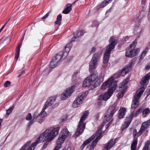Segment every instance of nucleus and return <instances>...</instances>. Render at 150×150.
Returning a JSON list of instances; mask_svg holds the SVG:
<instances>
[{
	"label": "nucleus",
	"mask_w": 150,
	"mask_h": 150,
	"mask_svg": "<svg viewBox=\"0 0 150 150\" xmlns=\"http://www.w3.org/2000/svg\"><path fill=\"white\" fill-rule=\"evenodd\" d=\"M60 129L59 127H51L49 129H46L36 140L35 142L31 144L28 146V150H34L35 146L39 143L43 142L46 140L42 148V149H45L47 146L49 142L58 134Z\"/></svg>",
	"instance_id": "nucleus-1"
},
{
	"label": "nucleus",
	"mask_w": 150,
	"mask_h": 150,
	"mask_svg": "<svg viewBox=\"0 0 150 150\" xmlns=\"http://www.w3.org/2000/svg\"><path fill=\"white\" fill-rule=\"evenodd\" d=\"M114 79L113 76H111L103 83L101 87V89L104 90L105 89L108 88V89L107 92L99 96V99L106 101L110 98L117 87V83L116 81H114Z\"/></svg>",
	"instance_id": "nucleus-2"
},
{
	"label": "nucleus",
	"mask_w": 150,
	"mask_h": 150,
	"mask_svg": "<svg viewBox=\"0 0 150 150\" xmlns=\"http://www.w3.org/2000/svg\"><path fill=\"white\" fill-rule=\"evenodd\" d=\"M56 100L55 97H51L45 103L40 113L37 115L36 120L37 121L40 123H42L44 121V118L47 115L46 112L45 111L48 107L51 105L55 102Z\"/></svg>",
	"instance_id": "nucleus-3"
},
{
	"label": "nucleus",
	"mask_w": 150,
	"mask_h": 150,
	"mask_svg": "<svg viewBox=\"0 0 150 150\" xmlns=\"http://www.w3.org/2000/svg\"><path fill=\"white\" fill-rule=\"evenodd\" d=\"M137 38L131 44L126 50L125 55L127 57L132 58L136 56L140 51V49L137 48L134 50L137 43Z\"/></svg>",
	"instance_id": "nucleus-4"
},
{
	"label": "nucleus",
	"mask_w": 150,
	"mask_h": 150,
	"mask_svg": "<svg viewBox=\"0 0 150 150\" xmlns=\"http://www.w3.org/2000/svg\"><path fill=\"white\" fill-rule=\"evenodd\" d=\"M72 46V42H70L68 43L65 47V50L64 52L60 51L53 58L59 62L60 60H63L68 55Z\"/></svg>",
	"instance_id": "nucleus-5"
},
{
	"label": "nucleus",
	"mask_w": 150,
	"mask_h": 150,
	"mask_svg": "<svg viewBox=\"0 0 150 150\" xmlns=\"http://www.w3.org/2000/svg\"><path fill=\"white\" fill-rule=\"evenodd\" d=\"M88 112L87 110L85 111L81 118L78 124V129L76 132V136H79L83 132L85 128V125L83 123L87 117Z\"/></svg>",
	"instance_id": "nucleus-6"
},
{
	"label": "nucleus",
	"mask_w": 150,
	"mask_h": 150,
	"mask_svg": "<svg viewBox=\"0 0 150 150\" xmlns=\"http://www.w3.org/2000/svg\"><path fill=\"white\" fill-rule=\"evenodd\" d=\"M103 125H101L98 128V131L96 132V134L94 135L95 136V137L93 139L96 137L95 139L93 140L91 145L90 146V148L92 150L94 148L96 145L97 142H98L99 140L101 137H102V128L103 127Z\"/></svg>",
	"instance_id": "nucleus-7"
},
{
	"label": "nucleus",
	"mask_w": 150,
	"mask_h": 150,
	"mask_svg": "<svg viewBox=\"0 0 150 150\" xmlns=\"http://www.w3.org/2000/svg\"><path fill=\"white\" fill-rule=\"evenodd\" d=\"M129 81V79L127 78L125 79L123 81L120 83L119 86V90L121 91L117 95L118 98H121L123 97L127 89V86H125L127 84Z\"/></svg>",
	"instance_id": "nucleus-8"
},
{
	"label": "nucleus",
	"mask_w": 150,
	"mask_h": 150,
	"mask_svg": "<svg viewBox=\"0 0 150 150\" xmlns=\"http://www.w3.org/2000/svg\"><path fill=\"white\" fill-rule=\"evenodd\" d=\"M99 56V53L98 52L96 53L93 54L91 60L89 63V71L90 72H93L96 68V66L97 64Z\"/></svg>",
	"instance_id": "nucleus-9"
},
{
	"label": "nucleus",
	"mask_w": 150,
	"mask_h": 150,
	"mask_svg": "<svg viewBox=\"0 0 150 150\" xmlns=\"http://www.w3.org/2000/svg\"><path fill=\"white\" fill-rule=\"evenodd\" d=\"M69 131L67 128L64 129L61 132V133L59 138L56 141V143L57 146H60L64 142L65 139L69 135Z\"/></svg>",
	"instance_id": "nucleus-10"
},
{
	"label": "nucleus",
	"mask_w": 150,
	"mask_h": 150,
	"mask_svg": "<svg viewBox=\"0 0 150 150\" xmlns=\"http://www.w3.org/2000/svg\"><path fill=\"white\" fill-rule=\"evenodd\" d=\"M86 96V91H84L79 93L74 101L72 106L74 108L78 107L79 105L82 103L84 98Z\"/></svg>",
	"instance_id": "nucleus-11"
},
{
	"label": "nucleus",
	"mask_w": 150,
	"mask_h": 150,
	"mask_svg": "<svg viewBox=\"0 0 150 150\" xmlns=\"http://www.w3.org/2000/svg\"><path fill=\"white\" fill-rule=\"evenodd\" d=\"M141 22V21L139 18L136 19L135 21L134 32L137 35V38L140 37L142 30L141 26L140 25Z\"/></svg>",
	"instance_id": "nucleus-12"
},
{
	"label": "nucleus",
	"mask_w": 150,
	"mask_h": 150,
	"mask_svg": "<svg viewBox=\"0 0 150 150\" xmlns=\"http://www.w3.org/2000/svg\"><path fill=\"white\" fill-rule=\"evenodd\" d=\"M74 86H73L67 88L66 91L63 92L61 95V98L62 100H65L70 97L75 89Z\"/></svg>",
	"instance_id": "nucleus-13"
},
{
	"label": "nucleus",
	"mask_w": 150,
	"mask_h": 150,
	"mask_svg": "<svg viewBox=\"0 0 150 150\" xmlns=\"http://www.w3.org/2000/svg\"><path fill=\"white\" fill-rule=\"evenodd\" d=\"M137 134L138 135V132H137L136 129H134L133 132V137L135 138L133 139L131 145V150H136L138 142V138L137 137L135 138V137Z\"/></svg>",
	"instance_id": "nucleus-14"
},
{
	"label": "nucleus",
	"mask_w": 150,
	"mask_h": 150,
	"mask_svg": "<svg viewBox=\"0 0 150 150\" xmlns=\"http://www.w3.org/2000/svg\"><path fill=\"white\" fill-rule=\"evenodd\" d=\"M133 64V62L132 60L129 64L122 69L120 72V75L123 76L130 71L131 70Z\"/></svg>",
	"instance_id": "nucleus-15"
},
{
	"label": "nucleus",
	"mask_w": 150,
	"mask_h": 150,
	"mask_svg": "<svg viewBox=\"0 0 150 150\" xmlns=\"http://www.w3.org/2000/svg\"><path fill=\"white\" fill-rule=\"evenodd\" d=\"M109 42L110 44L107 46L106 49L112 51L114 48L115 46L117 43V40L113 37H111Z\"/></svg>",
	"instance_id": "nucleus-16"
},
{
	"label": "nucleus",
	"mask_w": 150,
	"mask_h": 150,
	"mask_svg": "<svg viewBox=\"0 0 150 150\" xmlns=\"http://www.w3.org/2000/svg\"><path fill=\"white\" fill-rule=\"evenodd\" d=\"M116 139H112L108 141L107 144L104 146L102 150H110L116 143Z\"/></svg>",
	"instance_id": "nucleus-17"
},
{
	"label": "nucleus",
	"mask_w": 150,
	"mask_h": 150,
	"mask_svg": "<svg viewBox=\"0 0 150 150\" xmlns=\"http://www.w3.org/2000/svg\"><path fill=\"white\" fill-rule=\"evenodd\" d=\"M111 51L106 50L103 55V63H108L110 57Z\"/></svg>",
	"instance_id": "nucleus-18"
},
{
	"label": "nucleus",
	"mask_w": 150,
	"mask_h": 150,
	"mask_svg": "<svg viewBox=\"0 0 150 150\" xmlns=\"http://www.w3.org/2000/svg\"><path fill=\"white\" fill-rule=\"evenodd\" d=\"M72 81L74 83L76 84L79 83L81 81V80L79 79V77L78 75V72L77 70H75L73 73L72 77Z\"/></svg>",
	"instance_id": "nucleus-19"
},
{
	"label": "nucleus",
	"mask_w": 150,
	"mask_h": 150,
	"mask_svg": "<svg viewBox=\"0 0 150 150\" xmlns=\"http://www.w3.org/2000/svg\"><path fill=\"white\" fill-rule=\"evenodd\" d=\"M144 89L145 88L143 86L141 87L137 91L136 95L134 96V99L133 100L139 101V100L141 96L144 92Z\"/></svg>",
	"instance_id": "nucleus-20"
},
{
	"label": "nucleus",
	"mask_w": 150,
	"mask_h": 150,
	"mask_svg": "<svg viewBox=\"0 0 150 150\" xmlns=\"http://www.w3.org/2000/svg\"><path fill=\"white\" fill-rule=\"evenodd\" d=\"M144 89L145 88L143 86L141 87L137 91L136 95L134 96V99L133 100L139 101V100L141 96L144 92Z\"/></svg>",
	"instance_id": "nucleus-21"
},
{
	"label": "nucleus",
	"mask_w": 150,
	"mask_h": 150,
	"mask_svg": "<svg viewBox=\"0 0 150 150\" xmlns=\"http://www.w3.org/2000/svg\"><path fill=\"white\" fill-rule=\"evenodd\" d=\"M118 109V107H117L115 105H113L108 110L107 112V113H108L113 116L114 114Z\"/></svg>",
	"instance_id": "nucleus-22"
},
{
	"label": "nucleus",
	"mask_w": 150,
	"mask_h": 150,
	"mask_svg": "<svg viewBox=\"0 0 150 150\" xmlns=\"http://www.w3.org/2000/svg\"><path fill=\"white\" fill-rule=\"evenodd\" d=\"M85 33V31L83 30L80 32L77 31L76 33L74 34V37L71 39L72 41H74L76 38L83 35Z\"/></svg>",
	"instance_id": "nucleus-23"
},
{
	"label": "nucleus",
	"mask_w": 150,
	"mask_h": 150,
	"mask_svg": "<svg viewBox=\"0 0 150 150\" xmlns=\"http://www.w3.org/2000/svg\"><path fill=\"white\" fill-rule=\"evenodd\" d=\"M150 79V75L149 74H147L143 77L141 79L140 82V84L143 86L145 85L146 83Z\"/></svg>",
	"instance_id": "nucleus-24"
},
{
	"label": "nucleus",
	"mask_w": 150,
	"mask_h": 150,
	"mask_svg": "<svg viewBox=\"0 0 150 150\" xmlns=\"http://www.w3.org/2000/svg\"><path fill=\"white\" fill-rule=\"evenodd\" d=\"M95 137V136L93 135L91 137L85 141L80 147V150H83L85 147L93 140Z\"/></svg>",
	"instance_id": "nucleus-25"
},
{
	"label": "nucleus",
	"mask_w": 150,
	"mask_h": 150,
	"mask_svg": "<svg viewBox=\"0 0 150 150\" xmlns=\"http://www.w3.org/2000/svg\"><path fill=\"white\" fill-rule=\"evenodd\" d=\"M132 118L130 117H127L122 127V129L123 130L127 128L130 125L132 120Z\"/></svg>",
	"instance_id": "nucleus-26"
},
{
	"label": "nucleus",
	"mask_w": 150,
	"mask_h": 150,
	"mask_svg": "<svg viewBox=\"0 0 150 150\" xmlns=\"http://www.w3.org/2000/svg\"><path fill=\"white\" fill-rule=\"evenodd\" d=\"M126 110L124 108H120L119 111L118 118L119 119H122L124 117L125 114Z\"/></svg>",
	"instance_id": "nucleus-27"
},
{
	"label": "nucleus",
	"mask_w": 150,
	"mask_h": 150,
	"mask_svg": "<svg viewBox=\"0 0 150 150\" xmlns=\"http://www.w3.org/2000/svg\"><path fill=\"white\" fill-rule=\"evenodd\" d=\"M72 4L68 3L66 5V8L63 11L62 13L67 14L71 10Z\"/></svg>",
	"instance_id": "nucleus-28"
},
{
	"label": "nucleus",
	"mask_w": 150,
	"mask_h": 150,
	"mask_svg": "<svg viewBox=\"0 0 150 150\" xmlns=\"http://www.w3.org/2000/svg\"><path fill=\"white\" fill-rule=\"evenodd\" d=\"M112 116L113 115L107 113V112L104 118V122L105 123L108 122L112 119Z\"/></svg>",
	"instance_id": "nucleus-29"
},
{
	"label": "nucleus",
	"mask_w": 150,
	"mask_h": 150,
	"mask_svg": "<svg viewBox=\"0 0 150 150\" xmlns=\"http://www.w3.org/2000/svg\"><path fill=\"white\" fill-rule=\"evenodd\" d=\"M58 62L55 59L52 58V60L50 62V67L52 68L55 67L57 65Z\"/></svg>",
	"instance_id": "nucleus-30"
},
{
	"label": "nucleus",
	"mask_w": 150,
	"mask_h": 150,
	"mask_svg": "<svg viewBox=\"0 0 150 150\" xmlns=\"http://www.w3.org/2000/svg\"><path fill=\"white\" fill-rule=\"evenodd\" d=\"M88 78L87 77L84 80L83 83V87H86L90 86L92 82L90 79H88Z\"/></svg>",
	"instance_id": "nucleus-31"
},
{
	"label": "nucleus",
	"mask_w": 150,
	"mask_h": 150,
	"mask_svg": "<svg viewBox=\"0 0 150 150\" xmlns=\"http://www.w3.org/2000/svg\"><path fill=\"white\" fill-rule=\"evenodd\" d=\"M139 102L137 100H133L131 105V108L132 109H136L138 106Z\"/></svg>",
	"instance_id": "nucleus-32"
},
{
	"label": "nucleus",
	"mask_w": 150,
	"mask_h": 150,
	"mask_svg": "<svg viewBox=\"0 0 150 150\" xmlns=\"http://www.w3.org/2000/svg\"><path fill=\"white\" fill-rule=\"evenodd\" d=\"M89 78L88 79H90V80L92 82L95 81L97 78V74H94L93 73L91 74L89 76L87 77Z\"/></svg>",
	"instance_id": "nucleus-33"
},
{
	"label": "nucleus",
	"mask_w": 150,
	"mask_h": 150,
	"mask_svg": "<svg viewBox=\"0 0 150 150\" xmlns=\"http://www.w3.org/2000/svg\"><path fill=\"white\" fill-rule=\"evenodd\" d=\"M149 50L148 47H146L145 50L142 52L140 57V60L141 61L144 58Z\"/></svg>",
	"instance_id": "nucleus-34"
},
{
	"label": "nucleus",
	"mask_w": 150,
	"mask_h": 150,
	"mask_svg": "<svg viewBox=\"0 0 150 150\" xmlns=\"http://www.w3.org/2000/svg\"><path fill=\"white\" fill-rule=\"evenodd\" d=\"M150 125V119H149L143 123L141 126H143V128L146 129Z\"/></svg>",
	"instance_id": "nucleus-35"
},
{
	"label": "nucleus",
	"mask_w": 150,
	"mask_h": 150,
	"mask_svg": "<svg viewBox=\"0 0 150 150\" xmlns=\"http://www.w3.org/2000/svg\"><path fill=\"white\" fill-rule=\"evenodd\" d=\"M37 113L38 112L37 111H35L34 112V114L33 115V119L31 121L29 122L28 124V126H29L33 124V121L35 119V121H37V120H36V116Z\"/></svg>",
	"instance_id": "nucleus-36"
},
{
	"label": "nucleus",
	"mask_w": 150,
	"mask_h": 150,
	"mask_svg": "<svg viewBox=\"0 0 150 150\" xmlns=\"http://www.w3.org/2000/svg\"><path fill=\"white\" fill-rule=\"evenodd\" d=\"M112 0H105L100 5V7L103 8L105 7L107 4L112 1Z\"/></svg>",
	"instance_id": "nucleus-37"
},
{
	"label": "nucleus",
	"mask_w": 150,
	"mask_h": 150,
	"mask_svg": "<svg viewBox=\"0 0 150 150\" xmlns=\"http://www.w3.org/2000/svg\"><path fill=\"white\" fill-rule=\"evenodd\" d=\"M150 113V110L148 108H147L142 111L143 116L144 117H146L148 114Z\"/></svg>",
	"instance_id": "nucleus-38"
},
{
	"label": "nucleus",
	"mask_w": 150,
	"mask_h": 150,
	"mask_svg": "<svg viewBox=\"0 0 150 150\" xmlns=\"http://www.w3.org/2000/svg\"><path fill=\"white\" fill-rule=\"evenodd\" d=\"M31 141H28L22 146L20 150H27L28 149V146L31 144Z\"/></svg>",
	"instance_id": "nucleus-39"
},
{
	"label": "nucleus",
	"mask_w": 150,
	"mask_h": 150,
	"mask_svg": "<svg viewBox=\"0 0 150 150\" xmlns=\"http://www.w3.org/2000/svg\"><path fill=\"white\" fill-rule=\"evenodd\" d=\"M142 109L141 108H140L136 112L134 113L133 114V113L132 114V117H137V116L139 115L141 112L142 111Z\"/></svg>",
	"instance_id": "nucleus-40"
},
{
	"label": "nucleus",
	"mask_w": 150,
	"mask_h": 150,
	"mask_svg": "<svg viewBox=\"0 0 150 150\" xmlns=\"http://www.w3.org/2000/svg\"><path fill=\"white\" fill-rule=\"evenodd\" d=\"M146 130V129L143 128V126H141L139 131L138 132V135L139 136L142 134Z\"/></svg>",
	"instance_id": "nucleus-41"
},
{
	"label": "nucleus",
	"mask_w": 150,
	"mask_h": 150,
	"mask_svg": "<svg viewBox=\"0 0 150 150\" xmlns=\"http://www.w3.org/2000/svg\"><path fill=\"white\" fill-rule=\"evenodd\" d=\"M14 107V106H11L8 109L6 110V115L8 116L10 113L12 112V110H13Z\"/></svg>",
	"instance_id": "nucleus-42"
},
{
	"label": "nucleus",
	"mask_w": 150,
	"mask_h": 150,
	"mask_svg": "<svg viewBox=\"0 0 150 150\" xmlns=\"http://www.w3.org/2000/svg\"><path fill=\"white\" fill-rule=\"evenodd\" d=\"M8 39V40H10V38L9 36L6 37H4L0 40V42L1 43H2L4 41L6 40L7 39Z\"/></svg>",
	"instance_id": "nucleus-43"
},
{
	"label": "nucleus",
	"mask_w": 150,
	"mask_h": 150,
	"mask_svg": "<svg viewBox=\"0 0 150 150\" xmlns=\"http://www.w3.org/2000/svg\"><path fill=\"white\" fill-rule=\"evenodd\" d=\"M20 50H18L16 49V52L15 54V59L16 60H17L19 57Z\"/></svg>",
	"instance_id": "nucleus-44"
},
{
	"label": "nucleus",
	"mask_w": 150,
	"mask_h": 150,
	"mask_svg": "<svg viewBox=\"0 0 150 150\" xmlns=\"http://www.w3.org/2000/svg\"><path fill=\"white\" fill-rule=\"evenodd\" d=\"M32 118V116L30 113H28L26 116V120H27L29 121Z\"/></svg>",
	"instance_id": "nucleus-45"
},
{
	"label": "nucleus",
	"mask_w": 150,
	"mask_h": 150,
	"mask_svg": "<svg viewBox=\"0 0 150 150\" xmlns=\"http://www.w3.org/2000/svg\"><path fill=\"white\" fill-rule=\"evenodd\" d=\"M149 150V145L148 143H146L143 148L142 150Z\"/></svg>",
	"instance_id": "nucleus-46"
},
{
	"label": "nucleus",
	"mask_w": 150,
	"mask_h": 150,
	"mask_svg": "<svg viewBox=\"0 0 150 150\" xmlns=\"http://www.w3.org/2000/svg\"><path fill=\"white\" fill-rule=\"evenodd\" d=\"M11 84L10 81H6L5 83L4 84V86L5 87H7L9 86Z\"/></svg>",
	"instance_id": "nucleus-47"
},
{
	"label": "nucleus",
	"mask_w": 150,
	"mask_h": 150,
	"mask_svg": "<svg viewBox=\"0 0 150 150\" xmlns=\"http://www.w3.org/2000/svg\"><path fill=\"white\" fill-rule=\"evenodd\" d=\"M57 20L61 21H62V16L61 14H59L57 17Z\"/></svg>",
	"instance_id": "nucleus-48"
},
{
	"label": "nucleus",
	"mask_w": 150,
	"mask_h": 150,
	"mask_svg": "<svg viewBox=\"0 0 150 150\" xmlns=\"http://www.w3.org/2000/svg\"><path fill=\"white\" fill-rule=\"evenodd\" d=\"M50 12L47 13L42 18V19L43 20L45 19L49 15Z\"/></svg>",
	"instance_id": "nucleus-49"
},
{
	"label": "nucleus",
	"mask_w": 150,
	"mask_h": 150,
	"mask_svg": "<svg viewBox=\"0 0 150 150\" xmlns=\"http://www.w3.org/2000/svg\"><path fill=\"white\" fill-rule=\"evenodd\" d=\"M22 45V42H21L19 43V44L18 46L16 48V50H20V48L21 47Z\"/></svg>",
	"instance_id": "nucleus-50"
},
{
	"label": "nucleus",
	"mask_w": 150,
	"mask_h": 150,
	"mask_svg": "<svg viewBox=\"0 0 150 150\" xmlns=\"http://www.w3.org/2000/svg\"><path fill=\"white\" fill-rule=\"evenodd\" d=\"M54 23L55 24L60 25L61 23V21H58V20H57Z\"/></svg>",
	"instance_id": "nucleus-51"
},
{
	"label": "nucleus",
	"mask_w": 150,
	"mask_h": 150,
	"mask_svg": "<svg viewBox=\"0 0 150 150\" xmlns=\"http://www.w3.org/2000/svg\"><path fill=\"white\" fill-rule=\"evenodd\" d=\"M96 50V48L94 47H93L91 49V51L90 53L91 54L95 52Z\"/></svg>",
	"instance_id": "nucleus-52"
},
{
	"label": "nucleus",
	"mask_w": 150,
	"mask_h": 150,
	"mask_svg": "<svg viewBox=\"0 0 150 150\" xmlns=\"http://www.w3.org/2000/svg\"><path fill=\"white\" fill-rule=\"evenodd\" d=\"M94 25L93 26H98L99 25L98 22L96 21H95L93 22Z\"/></svg>",
	"instance_id": "nucleus-53"
},
{
	"label": "nucleus",
	"mask_w": 150,
	"mask_h": 150,
	"mask_svg": "<svg viewBox=\"0 0 150 150\" xmlns=\"http://www.w3.org/2000/svg\"><path fill=\"white\" fill-rule=\"evenodd\" d=\"M108 63H103V64L102 65V68H106L108 66Z\"/></svg>",
	"instance_id": "nucleus-54"
},
{
	"label": "nucleus",
	"mask_w": 150,
	"mask_h": 150,
	"mask_svg": "<svg viewBox=\"0 0 150 150\" xmlns=\"http://www.w3.org/2000/svg\"><path fill=\"white\" fill-rule=\"evenodd\" d=\"M150 68V63L146 67L145 69L146 70H148Z\"/></svg>",
	"instance_id": "nucleus-55"
},
{
	"label": "nucleus",
	"mask_w": 150,
	"mask_h": 150,
	"mask_svg": "<svg viewBox=\"0 0 150 150\" xmlns=\"http://www.w3.org/2000/svg\"><path fill=\"white\" fill-rule=\"evenodd\" d=\"M25 74V71H23L21 72V73L20 74H19L18 75V77H19Z\"/></svg>",
	"instance_id": "nucleus-56"
},
{
	"label": "nucleus",
	"mask_w": 150,
	"mask_h": 150,
	"mask_svg": "<svg viewBox=\"0 0 150 150\" xmlns=\"http://www.w3.org/2000/svg\"><path fill=\"white\" fill-rule=\"evenodd\" d=\"M60 148V146H57L55 147L54 150H58Z\"/></svg>",
	"instance_id": "nucleus-57"
},
{
	"label": "nucleus",
	"mask_w": 150,
	"mask_h": 150,
	"mask_svg": "<svg viewBox=\"0 0 150 150\" xmlns=\"http://www.w3.org/2000/svg\"><path fill=\"white\" fill-rule=\"evenodd\" d=\"M146 0H142L141 3L143 5H144L146 3Z\"/></svg>",
	"instance_id": "nucleus-58"
},
{
	"label": "nucleus",
	"mask_w": 150,
	"mask_h": 150,
	"mask_svg": "<svg viewBox=\"0 0 150 150\" xmlns=\"http://www.w3.org/2000/svg\"><path fill=\"white\" fill-rule=\"evenodd\" d=\"M130 36H127L125 38V42L127 41L128 39H129Z\"/></svg>",
	"instance_id": "nucleus-59"
},
{
	"label": "nucleus",
	"mask_w": 150,
	"mask_h": 150,
	"mask_svg": "<svg viewBox=\"0 0 150 150\" xmlns=\"http://www.w3.org/2000/svg\"><path fill=\"white\" fill-rule=\"evenodd\" d=\"M102 99H99V98L98 99V103L99 104H101L102 102Z\"/></svg>",
	"instance_id": "nucleus-60"
},
{
	"label": "nucleus",
	"mask_w": 150,
	"mask_h": 150,
	"mask_svg": "<svg viewBox=\"0 0 150 150\" xmlns=\"http://www.w3.org/2000/svg\"><path fill=\"white\" fill-rule=\"evenodd\" d=\"M149 95H150V88L149 89L148 91L147 92V96H149Z\"/></svg>",
	"instance_id": "nucleus-61"
},
{
	"label": "nucleus",
	"mask_w": 150,
	"mask_h": 150,
	"mask_svg": "<svg viewBox=\"0 0 150 150\" xmlns=\"http://www.w3.org/2000/svg\"><path fill=\"white\" fill-rule=\"evenodd\" d=\"M79 0H75L71 4L72 5V4H74L77 1H78Z\"/></svg>",
	"instance_id": "nucleus-62"
},
{
	"label": "nucleus",
	"mask_w": 150,
	"mask_h": 150,
	"mask_svg": "<svg viewBox=\"0 0 150 150\" xmlns=\"http://www.w3.org/2000/svg\"><path fill=\"white\" fill-rule=\"evenodd\" d=\"M5 25H4L1 28V30H3L4 29V27H5Z\"/></svg>",
	"instance_id": "nucleus-63"
},
{
	"label": "nucleus",
	"mask_w": 150,
	"mask_h": 150,
	"mask_svg": "<svg viewBox=\"0 0 150 150\" xmlns=\"http://www.w3.org/2000/svg\"><path fill=\"white\" fill-rule=\"evenodd\" d=\"M63 150H65V149H63ZM66 150H71L70 148L68 147L67 148Z\"/></svg>",
	"instance_id": "nucleus-64"
}]
</instances>
